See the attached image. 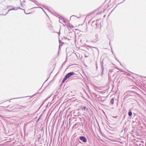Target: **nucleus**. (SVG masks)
<instances>
[{
	"instance_id": "393cba45",
	"label": "nucleus",
	"mask_w": 146,
	"mask_h": 146,
	"mask_svg": "<svg viewBox=\"0 0 146 146\" xmlns=\"http://www.w3.org/2000/svg\"><path fill=\"white\" fill-rule=\"evenodd\" d=\"M38 8H40L41 9H42L43 10V11L44 12V10H43V9H42L41 7H38Z\"/></svg>"
},
{
	"instance_id": "0eeeda50",
	"label": "nucleus",
	"mask_w": 146,
	"mask_h": 146,
	"mask_svg": "<svg viewBox=\"0 0 146 146\" xmlns=\"http://www.w3.org/2000/svg\"><path fill=\"white\" fill-rule=\"evenodd\" d=\"M19 9H22L21 8L19 7H17L16 8H12V9H10V10H18Z\"/></svg>"
},
{
	"instance_id": "412c9836",
	"label": "nucleus",
	"mask_w": 146,
	"mask_h": 146,
	"mask_svg": "<svg viewBox=\"0 0 146 146\" xmlns=\"http://www.w3.org/2000/svg\"><path fill=\"white\" fill-rule=\"evenodd\" d=\"M62 21H63V22L64 23H66V22H65V20H64V18H63V19H62Z\"/></svg>"
},
{
	"instance_id": "4468645a",
	"label": "nucleus",
	"mask_w": 146,
	"mask_h": 146,
	"mask_svg": "<svg viewBox=\"0 0 146 146\" xmlns=\"http://www.w3.org/2000/svg\"><path fill=\"white\" fill-rule=\"evenodd\" d=\"M128 115L129 116H131L132 115V113L131 111H129L128 113Z\"/></svg>"
},
{
	"instance_id": "4be33fe9",
	"label": "nucleus",
	"mask_w": 146,
	"mask_h": 146,
	"mask_svg": "<svg viewBox=\"0 0 146 146\" xmlns=\"http://www.w3.org/2000/svg\"><path fill=\"white\" fill-rule=\"evenodd\" d=\"M66 61H65V62H64L62 63V66H61V67L64 64H65Z\"/></svg>"
},
{
	"instance_id": "473e14b6",
	"label": "nucleus",
	"mask_w": 146,
	"mask_h": 146,
	"mask_svg": "<svg viewBox=\"0 0 146 146\" xmlns=\"http://www.w3.org/2000/svg\"><path fill=\"white\" fill-rule=\"evenodd\" d=\"M8 106H7V108H8Z\"/></svg>"
},
{
	"instance_id": "dca6fc26",
	"label": "nucleus",
	"mask_w": 146,
	"mask_h": 146,
	"mask_svg": "<svg viewBox=\"0 0 146 146\" xmlns=\"http://www.w3.org/2000/svg\"><path fill=\"white\" fill-rule=\"evenodd\" d=\"M11 10H10V9L8 11H7V12L5 14H1L0 15H6V14L8 13L9 12V11H11Z\"/></svg>"
},
{
	"instance_id": "bb28decb",
	"label": "nucleus",
	"mask_w": 146,
	"mask_h": 146,
	"mask_svg": "<svg viewBox=\"0 0 146 146\" xmlns=\"http://www.w3.org/2000/svg\"><path fill=\"white\" fill-rule=\"evenodd\" d=\"M25 13L26 14H27H27H30V13H26L25 12Z\"/></svg>"
},
{
	"instance_id": "9d476101",
	"label": "nucleus",
	"mask_w": 146,
	"mask_h": 146,
	"mask_svg": "<svg viewBox=\"0 0 146 146\" xmlns=\"http://www.w3.org/2000/svg\"><path fill=\"white\" fill-rule=\"evenodd\" d=\"M58 18H59L60 19H63V17L62 16L59 15H58Z\"/></svg>"
},
{
	"instance_id": "aec40b11",
	"label": "nucleus",
	"mask_w": 146,
	"mask_h": 146,
	"mask_svg": "<svg viewBox=\"0 0 146 146\" xmlns=\"http://www.w3.org/2000/svg\"><path fill=\"white\" fill-rule=\"evenodd\" d=\"M62 21H63V22L64 23H66V22H65V20H64V18H63V19H62Z\"/></svg>"
},
{
	"instance_id": "b1692460",
	"label": "nucleus",
	"mask_w": 146,
	"mask_h": 146,
	"mask_svg": "<svg viewBox=\"0 0 146 146\" xmlns=\"http://www.w3.org/2000/svg\"><path fill=\"white\" fill-rule=\"evenodd\" d=\"M91 14H90V13L87 16L86 18H87V17H88V16H90V15H91Z\"/></svg>"
},
{
	"instance_id": "7ed1b4c3",
	"label": "nucleus",
	"mask_w": 146,
	"mask_h": 146,
	"mask_svg": "<svg viewBox=\"0 0 146 146\" xmlns=\"http://www.w3.org/2000/svg\"><path fill=\"white\" fill-rule=\"evenodd\" d=\"M79 139L82 142L86 143L87 141V140L86 138L84 136H80L79 137Z\"/></svg>"
},
{
	"instance_id": "39448f33",
	"label": "nucleus",
	"mask_w": 146,
	"mask_h": 146,
	"mask_svg": "<svg viewBox=\"0 0 146 146\" xmlns=\"http://www.w3.org/2000/svg\"><path fill=\"white\" fill-rule=\"evenodd\" d=\"M143 142H142V141H137L136 142V143H135V145L136 146H139V145H140L141 144H143Z\"/></svg>"
},
{
	"instance_id": "f257e3e1",
	"label": "nucleus",
	"mask_w": 146,
	"mask_h": 146,
	"mask_svg": "<svg viewBox=\"0 0 146 146\" xmlns=\"http://www.w3.org/2000/svg\"><path fill=\"white\" fill-rule=\"evenodd\" d=\"M24 129L25 131H27V133H29L33 130L32 126L31 123H27L24 125Z\"/></svg>"
},
{
	"instance_id": "2eb2a0df",
	"label": "nucleus",
	"mask_w": 146,
	"mask_h": 146,
	"mask_svg": "<svg viewBox=\"0 0 146 146\" xmlns=\"http://www.w3.org/2000/svg\"><path fill=\"white\" fill-rule=\"evenodd\" d=\"M44 8H45V9H47L48 7H47L46 6L44 5H42Z\"/></svg>"
},
{
	"instance_id": "a878e982",
	"label": "nucleus",
	"mask_w": 146,
	"mask_h": 146,
	"mask_svg": "<svg viewBox=\"0 0 146 146\" xmlns=\"http://www.w3.org/2000/svg\"><path fill=\"white\" fill-rule=\"evenodd\" d=\"M55 14H56L55 16L56 17H58V15H59L57 14V13H56Z\"/></svg>"
},
{
	"instance_id": "ddd939ff",
	"label": "nucleus",
	"mask_w": 146,
	"mask_h": 146,
	"mask_svg": "<svg viewBox=\"0 0 146 146\" xmlns=\"http://www.w3.org/2000/svg\"><path fill=\"white\" fill-rule=\"evenodd\" d=\"M62 39H67L68 40H69L70 39H68L67 38H65V37L64 36H63L62 37H61Z\"/></svg>"
},
{
	"instance_id": "2f4dec72",
	"label": "nucleus",
	"mask_w": 146,
	"mask_h": 146,
	"mask_svg": "<svg viewBox=\"0 0 146 146\" xmlns=\"http://www.w3.org/2000/svg\"><path fill=\"white\" fill-rule=\"evenodd\" d=\"M90 21H89L88 23H90Z\"/></svg>"
},
{
	"instance_id": "f03ea898",
	"label": "nucleus",
	"mask_w": 146,
	"mask_h": 146,
	"mask_svg": "<svg viewBox=\"0 0 146 146\" xmlns=\"http://www.w3.org/2000/svg\"><path fill=\"white\" fill-rule=\"evenodd\" d=\"M91 114H90V117L91 116ZM88 121H87L86 124V127L90 129L91 128V121L90 117H89V116H88L87 118Z\"/></svg>"
},
{
	"instance_id": "423d86ee",
	"label": "nucleus",
	"mask_w": 146,
	"mask_h": 146,
	"mask_svg": "<svg viewBox=\"0 0 146 146\" xmlns=\"http://www.w3.org/2000/svg\"><path fill=\"white\" fill-rule=\"evenodd\" d=\"M81 108L82 110H86L88 111H89V110H88V108H86V107L85 106H84L83 107H82Z\"/></svg>"
},
{
	"instance_id": "7c9ffc66",
	"label": "nucleus",
	"mask_w": 146,
	"mask_h": 146,
	"mask_svg": "<svg viewBox=\"0 0 146 146\" xmlns=\"http://www.w3.org/2000/svg\"><path fill=\"white\" fill-rule=\"evenodd\" d=\"M89 47L91 48V46H89Z\"/></svg>"
},
{
	"instance_id": "c85d7f7f",
	"label": "nucleus",
	"mask_w": 146,
	"mask_h": 146,
	"mask_svg": "<svg viewBox=\"0 0 146 146\" xmlns=\"http://www.w3.org/2000/svg\"><path fill=\"white\" fill-rule=\"evenodd\" d=\"M37 8V7H34L33 8Z\"/></svg>"
},
{
	"instance_id": "f3484780",
	"label": "nucleus",
	"mask_w": 146,
	"mask_h": 146,
	"mask_svg": "<svg viewBox=\"0 0 146 146\" xmlns=\"http://www.w3.org/2000/svg\"><path fill=\"white\" fill-rule=\"evenodd\" d=\"M68 27H70V28H73V26L72 25H71L70 26L69 24V26H68Z\"/></svg>"
},
{
	"instance_id": "72a5a7b5",
	"label": "nucleus",
	"mask_w": 146,
	"mask_h": 146,
	"mask_svg": "<svg viewBox=\"0 0 146 146\" xmlns=\"http://www.w3.org/2000/svg\"><path fill=\"white\" fill-rule=\"evenodd\" d=\"M60 47H59V49H60Z\"/></svg>"
},
{
	"instance_id": "20e7f679",
	"label": "nucleus",
	"mask_w": 146,
	"mask_h": 146,
	"mask_svg": "<svg viewBox=\"0 0 146 146\" xmlns=\"http://www.w3.org/2000/svg\"><path fill=\"white\" fill-rule=\"evenodd\" d=\"M75 74L73 72H70L68 73L65 76V77L67 79L68 78L70 77L71 76Z\"/></svg>"
},
{
	"instance_id": "f8f14e48",
	"label": "nucleus",
	"mask_w": 146,
	"mask_h": 146,
	"mask_svg": "<svg viewBox=\"0 0 146 146\" xmlns=\"http://www.w3.org/2000/svg\"><path fill=\"white\" fill-rule=\"evenodd\" d=\"M59 47H60V46H62V44H63V43H64L63 42H61L60 40H59Z\"/></svg>"
},
{
	"instance_id": "c756f323",
	"label": "nucleus",
	"mask_w": 146,
	"mask_h": 146,
	"mask_svg": "<svg viewBox=\"0 0 146 146\" xmlns=\"http://www.w3.org/2000/svg\"><path fill=\"white\" fill-rule=\"evenodd\" d=\"M88 142H90V141H89L88 140Z\"/></svg>"
},
{
	"instance_id": "1a4fd4ad",
	"label": "nucleus",
	"mask_w": 146,
	"mask_h": 146,
	"mask_svg": "<svg viewBox=\"0 0 146 146\" xmlns=\"http://www.w3.org/2000/svg\"><path fill=\"white\" fill-rule=\"evenodd\" d=\"M67 79L66 78V77L65 76V77L64 78H63V79L62 80V83H64L65 82V81Z\"/></svg>"
},
{
	"instance_id": "5701e85b",
	"label": "nucleus",
	"mask_w": 146,
	"mask_h": 146,
	"mask_svg": "<svg viewBox=\"0 0 146 146\" xmlns=\"http://www.w3.org/2000/svg\"><path fill=\"white\" fill-rule=\"evenodd\" d=\"M144 146L143 145V144H140V145H139V146Z\"/></svg>"
},
{
	"instance_id": "9b49d317",
	"label": "nucleus",
	"mask_w": 146,
	"mask_h": 146,
	"mask_svg": "<svg viewBox=\"0 0 146 146\" xmlns=\"http://www.w3.org/2000/svg\"><path fill=\"white\" fill-rule=\"evenodd\" d=\"M114 99L113 98H112L111 100L110 101V103L112 104H113L114 103Z\"/></svg>"
},
{
	"instance_id": "a211bd4d",
	"label": "nucleus",
	"mask_w": 146,
	"mask_h": 146,
	"mask_svg": "<svg viewBox=\"0 0 146 146\" xmlns=\"http://www.w3.org/2000/svg\"><path fill=\"white\" fill-rule=\"evenodd\" d=\"M24 97H19V98H13V99H17V98H24Z\"/></svg>"
},
{
	"instance_id": "6e6552de",
	"label": "nucleus",
	"mask_w": 146,
	"mask_h": 146,
	"mask_svg": "<svg viewBox=\"0 0 146 146\" xmlns=\"http://www.w3.org/2000/svg\"><path fill=\"white\" fill-rule=\"evenodd\" d=\"M19 107H19V108L21 109H23V110H25V109L27 107V106H19Z\"/></svg>"
},
{
	"instance_id": "cd10ccee",
	"label": "nucleus",
	"mask_w": 146,
	"mask_h": 146,
	"mask_svg": "<svg viewBox=\"0 0 146 146\" xmlns=\"http://www.w3.org/2000/svg\"><path fill=\"white\" fill-rule=\"evenodd\" d=\"M58 33V35H59L60 34V31H59V33Z\"/></svg>"
},
{
	"instance_id": "6ab92c4d",
	"label": "nucleus",
	"mask_w": 146,
	"mask_h": 146,
	"mask_svg": "<svg viewBox=\"0 0 146 146\" xmlns=\"http://www.w3.org/2000/svg\"><path fill=\"white\" fill-rule=\"evenodd\" d=\"M73 16H74V17H77V18H80V16H79V17H77V16H75V15H72V16H71L70 17V18L71 17H73Z\"/></svg>"
}]
</instances>
